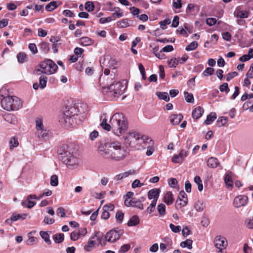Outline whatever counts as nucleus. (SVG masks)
<instances>
[{"instance_id": "obj_34", "label": "nucleus", "mask_w": 253, "mask_h": 253, "mask_svg": "<svg viewBox=\"0 0 253 253\" xmlns=\"http://www.w3.org/2000/svg\"><path fill=\"white\" fill-rule=\"evenodd\" d=\"M130 202L132 203V207H136L140 210L143 209V205L141 203L140 200L135 198H132Z\"/></svg>"}, {"instance_id": "obj_2", "label": "nucleus", "mask_w": 253, "mask_h": 253, "mask_svg": "<svg viewBox=\"0 0 253 253\" xmlns=\"http://www.w3.org/2000/svg\"><path fill=\"white\" fill-rule=\"evenodd\" d=\"M110 123V124H108L107 120L104 119L100 126L107 131L112 128L113 132L118 136L125 132L128 126L127 120L122 113L115 114L111 118Z\"/></svg>"}, {"instance_id": "obj_62", "label": "nucleus", "mask_w": 253, "mask_h": 253, "mask_svg": "<svg viewBox=\"0 0 253 253\" xmlns=\"http://www.w3.org/2000/svg\"><path fill=\"white\" fill-rule=\"evenodd\" d=\"M143 185V184L140 183V181L138 179L134 180L131 184V186L133 188H135L136 187H140Z\"/></svg>"}, {"instance_id": "obj_61", "label": "nucleus", "mask_w": 253, "mask_h": 253, "mask_svg": "<svg viewBox=\"0 0 253 253\" xmlns=\"http://www.w3.org/2000/svg\"><path fill=\"white\" fill-rule=\"evenodd\" d=\"M157 202L155 201H152L150 206L147 208V211L149 213H152L154 211V209L156 206Z\"/></svg>"}, {"instance_id": "obj_33", "label": "nucleus", "mask_w": 253, "mask_h": 253, "mask_svg": "<svg viewBox=\"0 0 253 253\" xmlns=\"http://www.w3.org/2000/svg\"><path fill=\"white\" fill-rule=\"evenodd\" d=\"M216 118L215 113L211 112L207 116V119L205 121V124L207 125H210L212 122Z\"/></svg>"}, {"instance_id": "obj_37", "label": "nucleus", "mask_w": 253, "mask_h": 253, "mask_svg": "<svg viewBox=\"0 0 253 253\" xmlns=\"http://www.w3.org/2000/svg\"><path fill=\"white\" fill-rule=\"evenodd\" d=\"M192 240L187 239L180 243V246L182 248L187 247L189 249H191L192 248Z\"/></svg>"}, {"instance_id": "obj_25", "label": "nucleus", "mask_w": 253, "mask_h": 253, "mask_svg": "<svg viewBox=\"0 0 253 253\" xmlns=\"http://www.w3.org/2000/svg\"><path fill=\"white\" fill-rule=\"evenodd\" d=\"M93 42L94 41L87 37H82L80 39V43L83 46H89L93 44Z\"/></svg>"}, {"instance_id": "obj_24", "label": "nucleus", "mask_w": 253, "mask_h": 253, "mask_svg": "<svg viewBox=\"0 0 253 253\" xmlns=\"http://www.w3.org/2000/svg\"><path fill=\"white\" fill-rule=\"evenodd\" d=\"M174 201L172 193L170 192H167L164 197V202L168 205H171Z\"/></svg>"}, {"instance_id": "obj_59", "label": "nucleus", "mask_w": 253, "mask_h": 253, "mask_svg": "<svg viewBox=\"0 0 253 253\" xmlns=\"http://www.w3.org/2000/svg\"><path fill=\"white\" fill-rule=\"evenodd\" d=\"M185 199H188L187 195L184 191H181L179 193L177 200H179L180 202H181L182 200Z\"/></svg>"}, {"instance_id": "obj_20", "label": "nucleus", "mask_w": 253, "mask_h": 253, "mask_svg": "<svg viewBox=\"0 0 253 253\" xmlns=\"http://www.w3.org/2000/svg\"><path fill=\"white\" fill-rule=\"evenodd\" d=\"M183 116L179 114H172L170 117V122L173 125H177L182 121Z\"/></svg>"}, {"instance_id": "obj_52", "label": "nucleus", "mask_w": 253, "mask_h": 253, "mask_svg": "<svg viewBox=\"0 0 253 253\" xmlns=\"http://www.w3.org/2000/svg\"><path fill=\"white\" fill-rule=\"evenodd\" d=\"M85 9L88 12L92 11L94 9V5L92 2L87 1L85 3Z\"/></svg>"}, {"instance_id": "obj_15", "label": "nucleus", "mask_w": 253, "mask_h": 253, "mask_svg": "<svg viewBox=\"0 0 253 253\" xmlns=\"http://www.w3.org/2000/svg\"><path fill=\"white\" fill-rule=\"evenodd\" d=\"M27 214H12L10 218L5 220V222L9 225H11L13 222L18 220H24L26 218Z\"/></svg>"}, {"instance_id": "obj_48", "label": "nucleus", "mask_w": 253, "mask_h": 253, "mask_svg": "<svg viewBox=\"0 0 253 253\" xmlns=\"http://www.w3.org/2000/svg\"><path fill=\"white\" fill-rule=\"evenodd\" d=\"M18 144L19 143L18 140L15 137H13L10 139L9 141V147L10 149L17 147L18 146Z\"/></svg>"}, {"instance_id": "obj_36", "label": "nucleus", "mask_w": 253, "mask_h": 253, "mask_svg": "<svg viewBox=\"0 0 253 253\" xmlns=\"http://www.w3.org/2000/svg\"><path fill=\"white\" fill-rule=\"evenodd\" d=\"M47 77L46 76H41L40 78L39 84L40 87L42 89L44 88L46 85L47 82Z\"/></svg>"}, {"instance_id": "obj_21", "label": "nucleus", "mask_w": 253, "mask_h": 253, "mask_svg": "<svg viewBox=\"0 0 253 253\" xmlns=\"http://www.w3.org/2000/svg\"><path fill=\"white\" fill-rule=\"evenodd\" d=\"M12 98L13 99V102H11L12 110H17L21 108L22 106V102L21 100L16 96H12Z\"/></svg>"}, {"instance_id": "obj_47", "label": "nucleus", "mask_w": 253, "mask_h": 253, "mask_svg": "<svg viewBox=\"0 0 253 253\" xmlns=\"http://www.w3.org/2000/svg\"><path fill=\"white\" fill-rule=\"evenodd\" d=\"M198 46V43L196 41H194L190 43L188 45H187L185 50L187 51H192L195 49Z\"/></svg>"}, {"instance_id": "obj_11", "label": "nucleus", "mask_w": 253, "mask_h": 253, "mask_svg": "<svg viewBox=\"0 0 253 253\" xmlns=\"http://www.w3.org/2000/svg\"><path fill=\"white\" fill-rule=\"evenodd\" d=\"M188 152L184 149H182L179 154L174 155L171 161L173 163L175 164H181L185 160V158L188 156Z\"/></svg>"}, {"instance_id": "obj_8", "label": "nucleus", "mask_w": 253, "mask_h": 253, "mask_svg": "<svg viewBox=\"0 0 253 253\" xmlns=\"http://www.w3.org/2000/svg\"><path fill=\"white\" fill-rule=\"evenodd\" d=\"M153 142L152 140L146 135H141L139 134L138 139H137V144L136 148L140 149H148L153 146Z\"/></svg>"}, {"instance_id": "obj_55", "label": "nucleus", "mask_w": 253, "mask_h": 253, "mask_svg": "<svg viewBox=\"0 0 253 253\" xmlns=\"http://www.w3.org/2000/svg\"><path fill=\"white\" fill-rule=\"evenodd\" d=\"M169 228L173 232L175 233H179L181 230L180 226H175L172 223H170L169 224Z\"/></svg>"}, {"instance_id": "obj_32", "label": "nucleus", "mask_w": 253, "mask_h": 253, "mask_svg": "<svg viewBox=\"0 0 253 253\" xmlns=\"http://www.w3.org/2000/svg\"><path fill=\"white\" fill-rule=\"evenodd\" d=\"M156 95L159 99L164 100L166 102H168L169 100V94L166 92L158 91L157 92Z\"/></svg>"}, {"instance_id": "obj_31", "label": "nucleus", "mask_w": 253, "mask_h": 253, "mask_svg": "<svg viewBox=\"0 0 253 253\" xmlns=\"http://www.w3.org/2000/svg\"><path fill=\"white\" fill-rule=\"evenodd\" d=\"M35 123L37 131L40 130H42V129L45 128L43 124V120L42 118H37L36 119Z\"/></svg>"}, {"instance_id": "obj_10", "label": "nucleus", "mask_w": 253, "mask_h": 253, "mask_svg": "<svg viewBox=\"0 0 253 253\" xmlns=\"http://www.w3.org/2000/svg\"><path fill=\"white\" fill-rule=\"evenodd\" d=\"M215 247L221 251L227 246V241L226 238L222 236H217L214 241Z\"/></svg>"}, {"instance_id": "obj_9", "label": "nucleus", "mask_w": 253, "mask_h": 253, "mask_svg": "<svg viewBox=\"0 0 253 253\" xmlns=\"http://www.w3.org/2000/svg\"><path fill=\"white\" fill-rule=\"evenodd\" d=\"M139 136V134L136 132H129L124 136L125 142L126 144L136 148Z\"/></svg>"}, {"instance_id": "obj_1", "label": "nucleus", "mask_w": 253, "mask_h": 253, "mask_svg": "<svg viewBox=\"0 0 253 253\" xmlns=\"http://www.w3.org/2000/svg\"><path fill=\"white\" fill-rule=\"evenodd\" d=\"M99 155L107 160L120 161L126 158L127 152L119 142L101 143L98 147Z\"/></svg>"}, {"instance_id": "obj_13", "label": "nucleus", "mask_w": 253, "mask_h": 253, "mask_svg": "<svg viewBox=\"0 0 253 253\" xmlns=\"http://www.w3.org/2000/svg\"><path fill=\"white\" fill-rule=\"evenodd\" d=\"M248 200V197L246 196H238L235 198L233 202V205L236 208L245 206L247 203Z\"/></svg>"}, {"instance_id": "obj_5", "label": "nucleus", "mask_w": 253, "mask_h": 253, "mask_svg": "<svg viewBox=\"0 0 253 253\" xmlns=\"http://www.w3.org/2000/svg\"><path fill=\"white\" fill-rule=\"evenodd\" d=\"M67 148L66 151L60 154L61 159L69 169H74L78 165L77 153L72 146H67Z\"/></svg>"}, {"instance_id": "obj_40", "label": "nucleus", "mask_w": 253, "mask_h": 253, "mask_svg": "<svg viewBox=\"0 0 253 253\" xmlns=\"http://www.w3.org/2000/svg\"><path fill=\"white\" fill-rule=\"evenodd\" d=\"M124 214L121 211H118L115 215V218L117 222L122 223L124 219Z\"/></svg>"}, {"instance_id": "obj_19", "label": "nucleus", "mask_w": 253, "mask_h": 253, "mask_svg": "<svg viewBox=\"0 0 253 253\" xmlns=\"http://www.w3.org/2000/svg\"><path fill=\"white\" fill-rule=\"evenodd\" d=\"M219 164L218 159L215 157H211L207 161V166L211 169L217 168Z\"/></svg>"}, {"instance_id": "obj_30", "label": "nucleus", "mask_w": 253, "mask_h": 253, "mask_svg": "<svg viewBox=\"0 0 253 253\" xmlns=\"http://www.w3.org/2000/svg\"><path fill=\"white\" fill-rule=\"evenodd\" d=\"M40 235L47 244L51 245V242L49 239V235L48 234L47 232L42 231L40 232Z\"/></svg>"}, {"instance_id": "obj_3", "label": "nucleus", "mask_w": 253, "mask_h": 253, "mask_svg": "<svg viewBox=\"0 0 253 253\" xmlns=\"http://www.w3.org/2000/svg\"><path fill=\"white\" fill-rule=\"evenodd\" d=\"M80 107L84 109L83 112H81L79 108H76L75 107H71L64 113L63 119L67 126H73L74 120L77 118L82 121L86 118L87 112L86 105L83 104Z\"/></svg>"}, {"instance_id": "obj_57", "label": "nucleus", "mask_w": 253, "mask_h": 253, "mask_svg": "<svg viewBox=\"0 0 253 253\" xmlns=\"http://www.w3.org/2000/svg\"><path fill=\"white\" fill-rule=\"evenodd\" d=\"M170 23V19H166L164 21H162L160 22V27L162 29H165L166 28V25L169 24Z\"/></svg>"}, {"instance_id": "obj_17", "label": "nucleus", "mask_w": 253, "mask_h": 253, "mask_svg": "<svg viewBox=\"0 0 253 253\" xmlns=\"http://www.w3.org/2000/svg\"><path fill=\"white\" fill-rule=\"evenodd\" d=\"M37 134L38 137L42 140H46L48 139L50 137L49 131L45 128L42 129V130L37 131Z\"/></svg>"}, {"instance_id": "obj_45", "label": "nucleus", "mask_w": 253, "mask_h": 253, "mask_svg": "<svg viewBox=\"0 0 253 253\" xmlns=\"http://www.w3.org/2000/svg\"><path fill=\"white\" fill-rule=\"evenodd\" d=\"M50 184L52 186H57L58 184V176L56 174L52 175L50 177Z\"/></svg>"}, {"instance_id": "obj_12", "label": "nucleus", "mask_w": 253, "mask_h": 253, "mask_svg": "<svg viewBox=\"0 0 253 253\" xmlns=\"http://www.w3.org/2000/svg\"><path fill=\"white\" fill-rule=\"evenodd\" d=\"M120 238V234L115 230L109 231L105 236L106 241L109 242H114L119 239Z\"/></svg>"}, {"instance_id": "obj_14", "label": "nucleus", "mask_w": 253, "mask_h": 253, "mask_svg": "<svg viewBox=\"0 0 253 253\" xmlns=\"http://www.w3.org/2000/svg\"><path fill=\"white\" fill-rule=\"evenodd\" d=\"M11 102H13L12 96H7L6 97H3L1 100L2 107L7 111H11V110H12Z\"/></svg>"}, {"instance_id": "obj_51", "label": "nucleus", "mask_w": 253, "mask_h": 253, "mask_svg": "<svg viewBox=\"0 0 253 253\" xmlns=\"http://www.w3.org/2000/svg\"><path fill=\"white\" fill-rule=\"evenodd\" d=\"M18 62L21 63H24L26 59V54L24 53H19L17 55Z\"/></svg>"}, {"instance_id": "obj_22", "label": "nucleus", "mask_w": 253, "mask_h": 253, "mask_svg": "<svg viewBox=\"0 0 253 253\" xmlns=\"http://www.w3.org/2000/svg\"><path fill=\"white\" fill-rule=\"evenodd\" d=\"M135 171L133 169H130L128 171H125L124 172L121 173L119 174H117L116 176V179L117 180H121L125 178L128 177L130 175H133L135 173Z\"/></svg>"}, {"instance_id": "obj_42", "label": "nucleus", "mask_w": 253, "mask_h": 253, "mask_svg": "<svg viewBox=\"0 0 253 253\" xmlns=\"http://www.w3.org/2000/svg\"><path fill=\"white\" fill-rule=\"evenodd\" d=\"M157 210L161 216H164L166 214V206L164 204L158 205Z\"/></svg>"}, {"instance_id": "obj_60", "label": "nucleus", "mask_w": 253, "mask_h": 253, "mask_svg": "<svg viewBox=\"0 0 253 253\" xmlns=\"http://www.w3.org/2000/svg\"><path fill=\"white\" fill-rule=\"evenodd\" d=\"M130 248V246L129 244H125L122 246L120 250L119 253H126L127 252Z\"/></svg>"}, {"instance_id": "obj_26", "label": "nucleus", "mask_w": 253, "mask_h": 253, "mask_svg": "<svg viewBox=\"0 0 253 253\" xmlns=\"http://www.w3.org/2000/svg\"><path fill=\"white\" fill-rule=\"evenodd\" d=\"M140 220L138 216L136 215L132 216L127 222L128 226H136L139 223Z\"/></svg>"}, {"instance_id": "obj_43", "label": "nucleus", "mask_w": 253, "mask_h": 253, "mask_svg": "<svg viewBox=\"0 0 253 253\" xmlns=\"http://www.w3.org/2000/svg\"><path fill=\"white\" fill-rule=\"evenodd\" d=\"M36 203L34 201H31V200H27L25 202H23L22 205L23 207L31 209L33 207Z\"/></svg>"}, {"instance_id": "obj_53", "label": "nucleus", "mask_w": 253, "mask_h": 253, "mask_svg": "<svg viewBox=\"0 0 253 253\" xmlns=\"http://www.w3.org/2000/svg\"><path fill=\"white\" fill-rule=\"evenodd\" d=\"M168 63L170 67H176L178 65V60L176 58H174L168 61Z\"/></svg>"}, {"instance_id": "obj_16", "label": "nucleus", "mask_w": 253, "mask_h": 253, "mask_svg": "<svg viewBox=\"0 0 253 253\" xmlns=\"http://www.w3.org/2000/svg\"><path fill=\"white\" fill-rule=\"evenodd\" d=\"M160 193V189L159 188H154L150 190L148 192V197L149 200L153 199V201L157 202Z\"/></svg>"}, {"instance_id": "obj_23", "label": "nucleus", "mask_w": 253, "mask_h": 253, "mask_svg": "<svg viewBox=\"0 0 253 253\" xmlns=\"http://www.w3.org/2000/svg\"><path fill=\"white\" fill-rule=\"evenodd\" d=\"M204 113V109L201 106L195 108L192 112V117L194 119L197 120L200 118Z\"/></svg>"}, {"instance_id": "obj_64", "label": "nucleus", "mask_w": 253, "mask_h": 253, "mask_svg": "<svg viewBox=\"0 0 253 253\" xmlns=\"http://www.w3.org/2000/svg\"><path fill=\"white\" fill-rule=\"evenodd\" d=\"M246 76L250 79L253 78V64L251 65L250 69L246 74Z\"/></svg>"}, {"instance_id": "obj_6", "label": "nucleus", "mask_w": 253, "mask_h": 253, "mask_svg": "<svg viewBox=\"0 0 253 253\" xmlns=\"http://www.w3.org/2000/svg\"><path fill=\"white\" fill-rule=\"evenodd\" d=\"M39 66L42 69V73L46 75L54 74L58 69L57 65L51 59L44 60Z\"/></svg>"}, {"instance_id": "obj_56", "label": "nucleus", "mask_w": 253, "mask_h": 253, "mask_svg": "<svg viewBox=\"0 0 253 253\" xmlns=\"http://www.w3.org/2000/svg\"><path fill=\"white\" fill-rule=\"evenodd\" d=\"M219 89L221 92L225 91L226 92H228L230 90L228 87V84L226 83H224L220 85Z\"/></svg>"}, {"instance_id": "obj_29", "label": "nucleus", "mask_w": 253, "mask_h": 253, "mask_svg": "<svg viewBox=\"0 0 253 253\" xmlns=\"http://www.w3.org/2000/svg\"><path fill=\"white\" fill-rule=\"evenodd\" d=\"M58 2L52 1L50 2L45 6V9L47 11H52L58 7Z\"/></svg>"}, {"instance_id": "obj_4", "label": "nucleus", "mask_w": 253, "mask_h": 253, "mask_svg": "<svg viewBox=\"0 0 253 253\" xmlns=\"http://www.w3.org/2000/svg\"><path fill=\"white\" fill-rule=\"evenodd\" d=\"M106 80V85L102 86L103 92L111 97L119 96L123 93L125 88L121 82L114 83L113 79L109 80V77H107Z\"/></svg>"}, {"instance_id": "obj_35", "label": "nucleus", "mask_w": 253, "mask_h": 253, "mask_svg": "<svg viewBox=\"0 0 253 253\" xmlns=\"http://www.w3.org/2000/svg\"><path fill=\"white\" fill-rule=\"evenodd\" d=\"M115 10V12L112 14V18L114 17L113 19H115V18H120L123 16V13L120 12L121 9L119 7H115L113 8V9H110V11Z\"/></svg>"}, {"instance_id": "obj_7", "label": "nucleus", "mask_w": 253, "mask_h": 253, "mask_svg": "<svg viewBox=\"0 0 253 253\" xmlns=\"http://www.w3.org/2000/svg\"><path fill=\"white\" fill-rule=\"evenodd\" d=\"M102 67L104 69V77L106 78L110 73V69H115L117 64L116 61L109 56H106L104 60L101 63Z\"/></svg>"}, {"instance_id": "obj_63", "label": "nucleus", "mask_w": 253, "mask_h": 253, "mask_svg": "<svg viewBox=\"0 0 253 253\" xmlns=\"http://www.w3.org/2000/svg\"><path fill=\"white\" fill-rule=\"evenodd\" d=\"M217 21L214 18H209L206 20V23L210 26H211L216 24Z\"/></svg>"}, {"instance_id": "obj_38", "label": "nucleus", "mask_w": 253, "mask_h": 253, "mask_svg": "<svg viewBox=\"0 0 253 253\" xmlns=\"http://www.w3.org/2000/svg\"><path fill=\"white\" fill-rule=\"evenodd\" d=\"M228 121V118L226 117H219L216 122L217 125L219 126H224Z\"/></svg>"}, {"instance_id": "obj_49", "label": "nucleus", "mask_w": 253, "mask_h": 253, "mask_svg": "<svg viewBox=\"0 0 253 253\" xmlns=\"http://www.w3.org/2000/svg\"><path fill=\"white\" fill-rule=\"evenodd\" d=\"M117 25L122 28L126 27L129 26L128 20L126 19H122L117 22Z\"/></svg>"}, {"instance_id": "obj_46", "label": "nucleus", "mask_w": 253, "mask_h": 253, "mask_svg": "<svg viewBox=\"0 0 253 253\" xmlns=\"http://www.w3.org/2000/svg\"><path fill=\"white\" fill-rule=\"evenodd\" d=\"M94 245V241L92 240H89L87 244L84 246V249L87 252H89L93 248Z\"/></svg>"}, {"instance_id": "obj_28", "label": "nucleus", "mask_w": 253, "mask_h": 253, "mask_svg": "<svg viewBox=\"0 0 253 253\" xmlns=\"http://www.w3.org/2000/svg\"><path fill=\"white\" fill-rule=\"evenodd\" d=\"M205 205L203 201L198 200L194 205V208L197 211H202L205 209Z\"/></svg>"}, {"instance_id": "obj_27", "label": "nucleus", "mask_w": 253, "mask_h": 253, "mask_svg": "<svg viewBox=\"0 0 253 253\" xmlns=\"http://www.w3.org/2000/svg\"><path fill=\"white\" fill-rule=\"evenodd\" d=\"M53 240L55 243L59 244L64 239V235L63 233H57L53 235Z\"/></svg>"}, {"instance_id": "obj_50", "label": "nucleus", "mask_w": 253, "mask_h": 253, "mask_svg": "<svg viewBox=\"0 0 253 253\" xmlns=\"http://www.w3.org/2000/svg\"><path fill=\"white\" fill-rule=\"evenodd\" d=\"M184 95L185 100L188 103H193L194 102V97L192 93H189L187 92H184Z\"/></svg>"}, {"instance_id": "obj_39", "label": "nucleus", "mask_w": 253, "mask_h": 253, "mask_svg": "<svg viewBox=\"0 0 253 253\" xmlns=\"http://www.w3.org/2000/svg\"><path fill=\"white\" fill-rule=\"evenodd\" d=\"M188 203V199L182 200L181 202L179 200H177L175 203V208L176 209H179L182 207L185 206Z\"/></svg>"}, {"instance_id": "obj_41", "label": "nucleus", "mask_w": 253, "mask_h": 253, "mask_svg": "<svg viewBox=\"0 0 253 253\" xmlns=\"http://www.w3.org/2000/svg\"><path fill=\"white\" fill-rule=\"evenodd\" d=\"M194 182L198 185V188L200 191H201L203 189V185L199 176H196L194 179Z\"/></svg>"}, {"instance_id": "obj_18", "label": "nucleus", "mask_w": 253, "mask_h": 253, "mask_svg": "<svg viewBox=\"0 0 253 253\" xmlns=\"http://www.w3.org/2000/svg\"><path fill=\"white\" fill-rule=\"evenodd\" d=\"M232 173L231 171L227 172L224 176V182L226 187L229 189H232L233 186V183L232 179Z\"/></svg>"}, {"instance_id": "obj_54", "label": "nucleus", "mask_w": 253, "mask_h": 253, "mask_svg": "<svg viewBox=\"0 0 253 253\" xmlns=\"http://www.w3.org/2000/svg\"><path fill=\"white\" fill-rule=\"evenodd\" d=\"M249 13L247 11H238L237 13L236 16L241 18H248Z\"/></svg>"}, {"instance_id": "obj_44", "label": "nucleus", "mask_w": 253, "mask_h": 253, "mask_svg": "<svg viewBox=\"0 0 253 253\" xmlns=\"http://www.w3.org/2000/svg\"><path fill=\"white\" fill-rule=\"evenodd\" d=\"M94 237L97 238V240L100 245L102 246H104L105 245V242H104L103 244L102 243V241L103 240V235L102 233H100L99 232H96L94 234Z\"/></svg>"}, {"instance_id": "obj_58", "label": "nucleus", "mask_w": 253, "mask_h": 253, "mask_svg": "<svg viewBox=\"0 0 253 253\" xmlns=\"http://www.w3.org/2000/svg\"><path fill=\"white\" fill-rule=\"evenodd\" d=\"M214 72V69L210 67L207 68L203 73L204 76H208L213 74Z\"/></svg>"}]
</instances>
